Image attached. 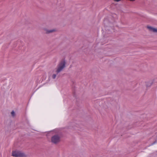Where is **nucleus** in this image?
Returning a JSON list of instances; mask_svg holds the SVG:
<instances>
[{
  "label": "nucleus",
  "mask_w": 157,
  "mask_h": 157,
  "mask_svg": "<svg viewBox=\"0 0 157 157\" xmlns=\"http://www.w3.org/2000/svg\"><path fill=\"white\" fill-rule=\"evenodd\" d=\"M66 63L65 59H62L57 65V69L56 71L57 73L61 72L65 67Z\"/></svg>",
  "instance_id": "1"
},
{
  "label": "nucleus",
  "mask_w": 157,
  "mask_h": 157,
  "mask_svg": "<svg viewBox=\"0 0 157 157\" xmlns=\"http://www.w3.org/2000/svg\"><path fill=\"white\" fill-rule=\"evenodd\" d=\"M12 155L15 157H26V155L24 153L17 150L12 151Z\"/></svg>",
  "instance_id": "2"
},
{
  "label": "nucleus",
  "mask_w": 157,
  "mask_h": 157,
  "mask_svg": "<svg viewBox=\"0 0 157 157\" xmlns=\"http://www.w3.org/2000/svg\"><path fill=\"white\" fill-rule=\"evenodd\" d=\"M51 140L52 143L56 144L60 141V137L58 135H55L52 137Z\"/></svg>",
  "instance_id": "3"
},
{
  "label": "nucleus",
  "mask_w": 157,
  "mask_h": 157,
  "mask_svg": "<svg viewBox=\"0 0 157 157\" xmlns=\"http://www.w3.org/2000/svg\"><path fill=\"white\" fill-rule=\"evenodd\" d=\"M44 33L47 34H48L55 32L56 30L55 29H47L44 28L43 29Z\"/></svg>",
  "instance_id": "4"
},
{
  "label": "nucleus",
  "mask_w": 157,
  "mask_h": 157,
  "mask_svg": "<svg viewBox=\"0 0 157 157\" xmlns=\"http://www.w3.org/2000/svg\"><path fill=\"white\" fill-rule=\"evenodd\" d=\"M154 80H151L148 81L146 82H145L147 87L151 86L153 83Z\"/></svg>",
  "instance_id": "5"
},
{
  "label": "nucleus",
  "mask_w": 157,
  "mask_h": 157,
  "mask_svg": "<svg viewBox=\"0 0 157 157\" xmlns=\"http://www.w3.org/2000/svg\"><path fill=\"white\" fill-rule=\"evenodd\" d=\"M147 28L151 31H152V30H153V28L151 26H147Z\"/></svg>",
  "instance_id": "6"
},
{
  "label": "nucleus",
  "mask_w": 157,
  "mask_h": 157,
  "mask_svg": "<svg viewBox=\"0 0 157 157\" xmlns=\"http://www.w3.org/2000/svg\"><path fill=\"white\" fill-rule=\"evenodd\" d=\"M11 114L13 117H14L15 115V113L13 110L11 112Z\"/></svg>",
  "instance_id": "7"
},
{
  "label": "nucleus",
  "mask_w": 157,
  "mask_h": 157,
  "mask_svg": "<svg viewBox=\"0 0 157 157\" xmlns=\"http://www.w3.org/2000/svg\"><path fill=\"white\" fill-rule=\"evenodd\" d=\"M152 31L155 33H157V29L154 28L153 30H152Z\"/></svg>",
  "instance_id": "8"
},
{
  "label": "nucleus",
  "mask_w": 157,
  "mask_h": 157,
  "mask_svg": "<svg viewBox=\"0 0 157 157\" xmlns=\"http://www.w3.org/2000/svg\"><path fill=\"white\" fill-rule=\"evenodd\" d=\"M157 142V140H155L153 143H151V145H153L154 144H155V143H156Z\"/></svg>",
  "instance_id": "9"
},
{
  "label": "nucleus",
  "mask_w": 157,
  "mask_h": 157,
  "mask_svg": "<svg viewBox=\"0 0 157 157\" xmlns=\"http://www.w3.org/2000/svg\"><path fill=\"white\" fill-rule=\"evenodd\" d=\"M56 74H53L52 76V78H55L56 77Z\"/></svg>",
  "instance_id": "10"
},
{
  "label": "nucleus",
  "mask_w": 157,
  "mask_h": 157,
  "mask_svg": "<svg viewBox=\"0 0 157 157\" xmlns=\"http://www.w3.org/2000/svg\"><path fill=\"white\" fill-rule=\"evenodd\" d=\"M137 126H140V124L138 123V122H136V124H135Z\"/></svg>",
  "instance_id": "11"
},
{
  "label": "nucleus",
  "mask_w": 157,
  "mask_h": 157,
  "mask_svg": "<svg viewBox=\"0 0 157 157\" xmlns=\"http://www.w3.org/2000/svg\"><path fill=\"white\" fill-rule=\"evenodd\" d=\"M73 95L74 97H75V92H73Z\"/></svg>",
  "instance_id": "12"
}]
</instances>
